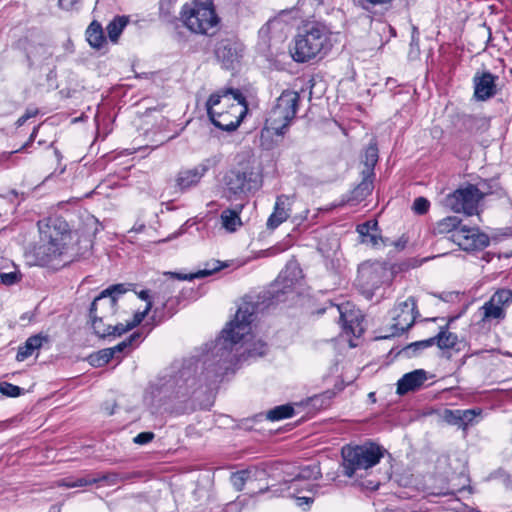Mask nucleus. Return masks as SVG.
<instances>
[{
  "label": "nucleus",
  "instance_id": "b1692460",
  "mask_svg": "<svg viewBox=\"0 0 512 512\" xmlns=\"http://www.w3.org/2000/svg\"><path fill=\"white\" fill-rule=\"evenodd\" d=\"M266 475L265 468L249 467L248 469L232 473L230 482L237 491H241L246 483L262 480Z\"/></svg>",
  "mask_w": 512,
  "mask_h": 512
},
{
  "label": "nucleus",
  "instance_id": "473e14b6",
  "mask_svg": "<svg viewBox=\"0 0 512 512\" xmlns=\"http://www.w3.org/2000/svg\"><path fill=\"white\" fill-rule=\"evenodd\" d=\"M294 415V408L290 404L279 405L271 410H269L266 414V419L270 421H279L283 419L290 418Z\"/></svg>",
  "mask_w": 512,
  "mask_h": 512
},
{
  "label": "nucleus",
  "instance_id": "ea45409f",
  "mask_svg": "<svg viewBox=\"0 0 512 512\" xmlns=\"http://www.w3.org/2000/svg\"><path fill=\"white\" fill-rule=\"evenodd\" d=\"M479 194V199H483L485 196L493 194L499 188L498 182L494 179L481 180L477 185H474Z\"/></svg>",
  "mask_w": 512,
  "mask_h": 512
},
{
  "label": "nucleus",
  "instance_id": "3c124183",
  "mask_svg": "<svg viewBox=\"0 0 512 512\" xmlns=\"http://www.w3.org/2000/svg\"><path fill=\"white\" fill-rule=\"evenodd\" d=\"M80 0H57V5L60 9L71 11L78 8Z\"/></svg>",
  "mask_w": 512,
  "mask_h": 512
},
{
  "label": "nucleus",
  "instance_id": "5fc2aeb1",
  "mask_svg": "<svg viewBox=\"0 0 512 512\" xmlns=\"http://www.w3.org/2000/svg\"><path fill=\"white\" fill-rule=\"evenodd\" d=\"M359 1L365 9H368L369 6L387 4V3L391 2L392 0H359Z\"/></svg>",
  "mask_w": 512,
  "mask_h": 512
},
{
  "label": "nucleus",
  "instance_id": "e2e57ef3",
  "mask_svg": "<svg viewBox=\"0 0 512 512\" xmlns=\"http://www.w3.org/2000/svg\"><path fill=\"white\" fill-rule=\"evenodd\" d=\"M38 129H39V126L35 127L29 137V142H33L34 139L36 138L37 136V133H38Z\"/></svg>",
  "mask_w": 512,
  "mask_h": 512
},
{
  "label": "nucleus",
  "instance_id": "6e6d98bb",
  "mask_svg": "<svg viewBox=\"0 0 512 512\" xmlns=\"http://www.w3.org/2000/svg\"><path fill=\"white\" fill-rule=\"evenodd\" d=\"M340 319L344 322L345 328H348L351 330V332L356 335V331L353 327V320H348L344 313L340 312Z\"/></svg>",
  "mask_w": 512,
  "mask_h": 512
},
{
  "label": "nucleus",
  "instance_id": "603ef678",
  "mask_svg": "<svg viewBox=\"0 0 512 512\" xmlns=\"http://www.w3.org/2000/svg\"><path fill=\"white\" fill-rule=\"evenodd\" d=\"M284 13V11L281 12V14L278 17H275L273 19H270L261 29V34L268 33L271 29L276 28L278 25L281 24V15Z\"/></svg>",
  "mask_w": 512,
  "mask_h": 512
},
{
  "label": "nucleus",
  "instance_id": "0e129e2a",
  "mask_svg": "<svg viewBox=\"0 0 512 512\" xmlns=\"http://www.w3.org/2000/svg\"><path fill=\"white\" fill-rule=\"evenodd\" d=\"M31 143H32V142H29V140H28V141H27L26 143H24V144H23L19 149L15 150V151H12V152H11V154H12V153H17V152L23 151V150H24V149H26L28 146H30V144H31Z\"/></svg>",
  "mask_w": 512,
  "mask_h": 512
},
{
  "label": "nucleus",
  "instance_id": "37998d69",
  "mask_svg": "<svg viewBox=\"0 0 512 512\" xmlns=\"http://www.w3.org/2000/svg\"><path fill=\"white\" fill-rule=\"evenodd\" d=\"M140 337H141V334L139 332H134L129 337H127L125 340H123L122 342L118 343L114 347H110L109 350L113 351V357H114L116 353L123 352L125 349L130 347L134 341H136Z\"/></svg>",
  "mask_w": 512,
  "mask_h": 512
},
{
  "label": "nucleus",
  "instance_id": "0eeeda50",
  "mask_svg": "<svg viewBox=\"0 0 512 512\" xmlns=\"http://www.w3.org/2000/svg\"><path fill=\"white\" fill-rule=\"evenodd\" d=\"M343 474L353 477L358 470H367L380 462L384 449L379 445L366 442L362 445L345 446L342 448Z\"/></svg>",
  "mask_w": 512,
  "mask_h": 512
},
{
  "label": "nucleus",
  "instance_id": "69168bd1",
  "mask_svg": "<svg viewBox=\"0 0 512 512\" xmlns=\"http://www.w3.org/2000/svg\"><path fill=\"white\" fill-rule=\"evenodd\" d=\"M163 288H164L165 294H170L171 293L170 285L169 284H164Z\"/></svg>",
  "mask_w": 512,
  "mask_h": 512
},
{
  "label": "nucleus",
  "instance_id": "49530a36",
  "mask_svg": "<svg viewBox=\"0 0 512 512\" xmlns=\"http://www.w3.org/2000/svg\"><path fill=\"white\" fill-rule=\"evenodd\" d=\"M109 337H119L122 334L126 333L127 331L131 330V326L127 322L126 324L123 323H117L113 325L112 323H109Z\"/></svg>",
  "mask_w": 512,
  "mask_h": 512
},
{
  "label": "nucleus",
  "instance_id": "4468645a",
  "mask_svg": "<svg viewBox=\"0 0 512 512\" xmlns=\"http://www.w3.org/2000/svg\"><path fill=\"white\" fill-rule=\"evenodd\" d=\"M418 314L414 297L398 303L392 310V334L400 335L407 331L414 324Z\"/></svg>",
  "mask_w": 512,
  "mask_h": 512
},
{
  "label": "nucleus",
  "instance_id": "a878e982",
  "mask_svg": "<svg viewBox=\"0 0 512 512\" xmlns=\"http://www.w3.org/2000/svg\"><path fill=\"white\" fill-rule=\"evenodd\" d=\"M49 342V337L43 334H36L30 336L25 343L18 348L16 354V360L22 362L33 355V353L39 350L44 343Z\"/></svg>",
  "mask_w": 512,
  "mask_h": 512
},
{
  "label": "nucleus",
  "instance_id": "4d7b16f0",
  "mask_svg": "<svg viewBox=\"0 0 512 512\" xmlns=\"http://www.w3.org/2000/svg\"><path fill=\"white\" fill-rule=\"evenodd\" d=\"M298 506L309 505L313 502V498L307 496H296Z\"/></svg>",
  "mask_w": 512,
  "mask_h": 512
},
{
  "label": "nucleus",
  "instance_id": "864d4df0",
  "mask_svg": "<svg viewBox=\"0 0 512 512\" xmlns=\"http://www.w3.org/2000/svg\"><path fill=\"white\" fill-rule=\"evenodd\" d=\"M37 108H28L25 113L17 120L16 125L22 126L28 119L35 117L38 114Z\"/></svg>",
  "mask_w": 512,
  "mask_h": 512
},
{
  "label": "nucleus",
  "instance_id": "dca6fc26",
  "mask_svg": "<svg viewBox=\"0 0 512 512\" xmlns=\"http://www.w3.org/2000/svg\"><path fill=\"white\" fill-rule=\"evenodd\" d=\"M220 162V157L217 155L208 157L201 161L197 166L192 169L182 170L178 173L176 178L177 187L184 191L196 186L202 177L212 168L216 167Z\"/></svg>",
  "mask_w": 512,
  "mask_h": 512
},
{
  "label": "nucleus",
  "instance_id": "13d9d810",
  "mask_svg": "<svg viewBox=\"0 0 512 512\" xmlns=\"http://www.w3.org/2000/svg\"><path fill=\"white\" fill-rule=\"evenodd\" d=\"M222 267L223 266L221 265L220 261L213 260L212 262L207 263L206 267L203 270H211L212 268H216V270L213 272V273H215V272L219 271Z\"/></svg>",
  "mask_w": 512,
  "mask_h": 512
},
{
  "label": "nucleus",
  "instance_id": "412c9836",
  "mask_svg": "<svg viewBox=\"0 0 512 512\" xmlns=\"http://www.w3.org/2000/svg\"><path fill=\"white\" fill-rule=\"evenodd\" d=\"M496 79L497 77L490 72L475 75L473 79L475 98L477 100L485 101L493 97L496 94Z\"/></svg>",
  "mask_w": 512,
  "mask_h": 512
},
{
  "label": "nucleus",
  "instance_id": "1a4fd4ad",
  "mask_svg": "<svg viewBox=\"0 0 512 512\" xmlns=\"http://www.w3.org/2000/svg\"><path fill=\"white\" fill-rule=\"evenodd\" d=\"M77 255V251L70 250L64 243L58 244L41 238L30 252V257L35 265L52 269L68 265L74 261Z\"/></svg>",
  "mask_w": 512,
  "mask_h": 512
},
{
  "label": "nucleus",
  "instance_id": "423d86ee",
  "mask_svg": "<svg viewBox=\"0 0 512 512\" xmlns=\"http://www.w3.org/2000/svg\"><path fill=\"white\" fill-rule=\"evenodd\" d=\"M183 24L193 33L212 36L218 30L220 19L212 1H194L181 12Z\"/></svg>",
  "mask_w": 512,
  "mask_h": 512
},
{
  "label": "nucleus",
  "instance_id": "6ab92c4d",
  "mask_svg": "<svg viewBox=\"0 0 512 512\" xmlns=\"http://www.w3.org/2000/svg\"><path fill=\"white\" fill-rule=\"evenodd\" d=\"M293 202V196L285 194L277 196L274 210L267 220L268 229H276L289 218Z\"/></svg>",
  "mask_w": 512,
  "mask_h": 512
},
{
  "label": "nucleus",
  "instance_id": "aec40b11",
  "mask_svg": "<svg viewBox=\"0 0 512 512\" xmlns=\"http://www.w3.org/2000/svg\"><path fill=\"white\" fill-rule=\"evenodd\" d=\"M356 230L361 238V243L369 244L374 248L388 246L389 239L383 238L378 234L379 226L376 220H370L359 224Z\"/></svg>",
  "mask_w": 512,
  "mask_h": 512
},
{
  "label": "nucleus",
  "instance_id": "a211bd4d",
  "mask_svg": "<svg viewBox=\"0 0 512 512\" xmlns=\"http://www.w3.org/2000/svg\"><path fill=\"white\" fill-rule=\"evenodd\" d=\"M241 44L233 39H222L215 46V56L225 69H232L241 57Z\"/></svg>",
  "mask_w": 512,
  "mask_h": 512
},
{
  "label": "nucleus",
  "instance_id": "bb28decb",
  "mask_svg": "<svg viewBox=\"0 0 512 512\" xmlns=\"http://www.w3.org/2000/svg\"><path fill=\"white\" fill-rule=\"evenodd\" d=\"M291 479H284V482L289 484L288 488L298 491V483L310 479H318L321 475L320 468L317 465H308L297 468V471L292 474Z\"/></svg>",
  "mask_w": 512,
  "mask_h": 512
},
{
  "label": "nucleus",
  "instance_id": "e433bc0d",
  "mask_svg": "<svg viewBox=\"0 0 512 512\" xmlns=\"http://www.w3.org/2000/svg\"><path fill=\"white\" fill-rule=\"evenodd\" d=\"M113 358V351L109 348L101 349L89 356V363L94 367H102Z\"/></svg>",
  "mask_w": 512,
  "mask_h": 512
},
{
  "label": "nucleus",
  "instance_id": "9d476101",
  "mask_svg": "<svg viewBox=\"0 0 512 512\" xmlns=\"http://www.w3.org/2000/svg\"><path fill=\"white\" fill-rule=\"evenodd\" d=\"M393 279L392 271L380 262H365L358 268L356 285L366 299L374 296L375 290L388 285Z\"/></svg>",
  "mask_w": 512,
  "mask_h": 512
},
{
  "label": "nucleus",
  "instance_id": "f704fd0d",
  "mask_svg": "<svg viewBox=\"0 0 512 512\" xmlns=\"http://www.w3.org/2000/svg\"><path fill=\"white\" fill-rule=\"evenodd\" d=\"M461 220L457 216H448L437 222L436 229L440 234L452 232L455 233L462 226Z\"/></svg>",
  "mask_w": 512,
  "mask_h": 512
},
{
  "label": "nucleus",
  "instance_id": "338daca9",
  "mask_svg": "<svg viewBox=\"0 0 512 512\" xmlns=\"http://www.w3.org/2000/svg\"><path fill=\"white\" fill-rule=\"evenodd\" d=\"M167 303H168V299H166V298H165V296H164V297H162V299H161V304H162V307H163V308H164V307H166Z\"/></svg>",
  "mask_w": 512,
  "mask_h": 512
},
{
  "label": "nucleus",
  "instance_id": "774afa93",
  "mask_svg": "<svg viewBox=\"0 0 512 512\" xmlns=\"http://www.w3.org/2000/svg\"><path fill=\"white\" fill-rule=\"evenodd\" d=\"M447 494H449V492H440V493H438V495H447Z\"/></svg>",
  "mask_w": 512,
  "mask_h": 512
},
{
  "label": "nucleus",
  "instance_id": "5701e85b",
  "mask_svg": "<svg viewBox=\"0 0 512 512\" xmlns=\"http://www.w3.org/2000/svg\"><path fill=\"white\" fill-rule=\"evenodd\" d=\"M480 414V409H445L443 412V419L449 425L465 429L473 419Z\"/></svg>",
  "mask_w": 512,
  "mask_h": 512
},
{
  "label": "nucleus",
  "instance_id": "c85d7f7f",
  "mask_svg": "<svg viewBox=\"0 0 512 512\" xmlns=\"http://www.w3.org/2000/svg\"><path fill=\"white\" fill-rule=\"evenodd\" d=\"M243 209L242 204H238L233 209H225L220 215L222 227L228 232H235L242 226L240 212Z\"/></svg>",
  "mask_w": 512,
  "mask_h": 512
},
{
  "label": "nucleus",
  "instance_id": "2f4dec72",
  "mask_svg": "<svg viewBox=\"0 0 512 512\" xmlns=\"http://www.w3.org/2000/svg\"><path fill=\"white\" fill-rule=\"evenodd\" d=\"M378 162V148L376 144H370L364 153V168L361 171V174L375 176L374 167Z\"/></svg>",
  "mask_w": 512,
  "mask_h": 512
},
{
  "label": "nucleus",
  "instance_id": "f3484780",
  "mask_svg": "<svg viewBox=\"0 0 512 512\" xmlns=\"http://www.w3.org/2000/svg\"><path fill=\"white\" fill-rule=\"evenodd\" d=\"M452 239L465 251L481 250L490 243L489 237L478 229L462 226L452 234Z\"/></svg>",
  "mask_w": 512,
  "mask_h": 512
},
{
  "label": "nucleus",
  "instance_id": "ddd939ff",
  "mask_svg": "<svg viewBox=\"0 0 512 512\" xmlns=\"http://www.w3.org/2000/svg\"><path fill=\"white\" fill-rule=\"evenodd\" d=\"M127 288L124 284H115L103 290L91 303L89 315L112 318L117 312V299Z\"/></svg>",
  "mask_w": 512,
  "mask_h": 512
},
{
  "label": "nucleus",
  "instance_id": "680f3d73",
  "mask_svg": "<svg viewBox=\"0 0 512 512\" xmlns=\"http://www.w3.org/2000/svg\"><path fill=\"white\" fill-rule=\"evenodd\" d=\"M138 296H139L140 299L146 301V304L148 303V301H151L150 294H149L148 290L140 291Z\"/></svg>",
  "mask_w": 512,
  "mask_h": 512
},
{
  "label": "nucleus",
  "instance_id": "c03bdc74",
  "mask_svg": "<svg viewBox=\"0 0 512 512\" xmlns=\"http://www.w3.org/2000/svg\"><path fill=\"white\" fill-rule=\"evenodd\" d=\"M94 479L96 483L105 482L106 485L111 486L117 484L122 478L117 473H102L95 475Z\"/></svg>",
  "mask_w": 512,
  "mask_h": 512
},
{
  "label": "nucleus",
  "instance_id": "09e8293b",
  "mask_svg": "<svg viewBox=\"0 0 512 512\" xmlns=\"http://www.w3.org/2000/svg\"><path fill=\"white\" fill-rule=\"evenodd\" d=\"M430 207V202L424 197H417L413 203V210L419 215L425 214Z\"/></svg>",
  "mask_w": 512,
  "mask_h": 512
},
{
  "label": "nucleus",
  "instance_id": "cd10ccee",
  "mask_svg": "<svg viewBox=\"0 0 512 512\" xmlns=\"http://www.w3.org/2000/svg\"><path fill=\"white\" fill-rule=\"evenodd\" d=\"M361 176V182L351 191L350 197L347 200L348 203H351L352 205H356L366 199L372 193L374 188V176L365 174H361Z\"/></svg>",
  "mask_w": 512,
  "mask_h": 512
},
{
  "label": "nucleus",
  "instance_id": "79ce46f5",
  "mask_svg": "<svg viewBox=\"0 0 512 512\" xmlns=\"http://www.w3.org/2000/svg\"><path fill=\"white\" fill-rule=\"evenodd\" d=\"M23 392L24 389L19 386H16L9 382H0V393L6 397H18L22 395Z\"/></svg>",
  "mask_w": 512,
  "mask_h": 512
},
{
  "label": "nucleus",
  "instance_id": "7c9ffc66",
  "mask_svg": "<svg viewBox=\"0 0 512 512\" xmlns=\"http://www.w3.org/2000/svg\"><path fill=\"white\" fill-rule=\"evenodd\" d=\"M129 22L128 16H116L111 20L107 27L106 31L108 34V38L112 43H117L118 39L124 30V28L127 26Z\"/></svg>",
  "mask_w": 512,
  "mask_h": 512
},
{
  "label": "nucleus",
  "instance_id": "f03ea898",
  "mask_svg": "<svg viewBox=\"0 0 512 512\" xmlns=\"http://www.w3.org/2000/svg\"><path fill=\"white\" fill-rule=\"evenodd\" d=\"M302 278V270L295 261L287 263L285 268L280 272L272 289L265 291L257 296L248 295L244 297L242 304L238 307L235 319L229 322L226 328L235 334L238 331V325L243 321L247 322V332L244 337L251 331V323L255 314L264 311L270 305L274 304V299L278 301L279 293H287Z\"/></svg>",
  "mask_w": 512,
  "mask_h": 512
},
{
  "label": "nucleus",
  "instance_id": "2eb2a0df",
  "mask_svg": "<svg viewBox=\"0 0 512 512\" xmlns=\"http://www.w3.org/2000/svg\"><path fill=\"white\" fill-rule=\"evenodd\" d=\"M512 303V291L500 289L480 308L482 321L496 320L500 322L506 316V308Z\"/></svg>",
  "mask_w": 512,
  "mask_h": 512
},
{
  "label": "nucleus",
  "instance_id": "39448f33",
  "mask_svg": "<svg viewBox=\"0 0 512 512\" xmlns=\"http://www.w3.org/2000/svg\"><path fill=\"white\" fill-rule=\"evenodd\" d=\"M262 176L250 165L228 170L223 177V195L227 200H241L262 187Z\"/></svg>",
  "mask_w": 512,
  "mask_h": 512
},
{
  "label": "nucleus",
  "instance_id": "f8f14e48",
  "mask_svg": "<svg viewBox=\"0 0 512 512\" xmlns=\"http://www.w3.org/2000/svg\"><path fill=\"white\" fill-rule=\"evenodd\" d=\"M479 194L473 184L460 187L445 197V206L456 213L472 216L478 212Z\"/></svg>",
  "mask_w": 512,
  "mask_h": 512
},
{
  "label": "nucleus",
  "instance_id": "a18cd8bd",
  "mask_svg": "<svg viewBox=\"0 0 512 512\" xmlns=\"http://www.w3.org/2000/svg\"><path fill=\"white\" fill-rule=\"evenodd\" d=\"M21 279V274L17 271L4 273L0 272V284L11 286L18 283Z\"/></svg>",
  "mask_w": 512,
  "mask_h": 512
},
{
  "label": "nucleus",
  "instance_id": "6e6552de",
  "mask_svg": "<svg viewBox=\"0 0 512 512\" xmlns=\"http://www.w3.org/2000/svg\"><path fill=\"white\" fill-rule=\"evenodd\" d=\"M300 96L293 90H284L277 98L265 121V129L282 136L297 113Z\"/></svg>",
  "mask_w": 512,
  "mask_h": 512
},
{
  "label": "nucleus",
  "instance_id": "8fccbe9b",
  "mask_svg": "<svg viewBox=\"0 0 512 512\" xmlns=\"http://www.w3.org/2000/svg\"><path fill=\"white\" fill-rule=\"evenodd\" d=\"M155 435L153 432L145 431L139 433L136 437H134L133 441L135 444L144 445L151 442L154 439Z\"/></svg>",
  "mask_w": 512,
  "mask_h": 512
},
{
  "label": "nucleus",
  "instance_id": "f257e3e1",
  "mask_svg": "<svg viewBox=\"0 0 512 512\" xmlns=\"http://www.w3.org/2000/svg\"><path fill=\"white\" fill-rule=\"evenodd\" d=\"M238 331L224 328L211 351L202 359L185 360L178 369L172 368L151 384L147 393L152 405L162 407L174 402H185L196 391L216 384L236 362L235 346L247 332V322L237 326Z\"/></svg>",
  "mask_w": 512,
  "mask_h": 512
},
{
  "label": "nucleus",
  "instance_id": "c9c22d12",
  "mask_svg": "<svg viewBox=\"0 0 512 512\" xmlns=\"http://www.w3.org/2000/svg\"><path fill=\"white\" fill-rule=\"evenodd\" d=\"M434 344H435L434 338L430 337L428 339L416 341V342H413V343L407 345L406 347H404L402 349V351L400 353L405 355L406 357H414L418 354L419 351L424 350L428 347H431Z\"/></svg>",
  "mask_w": 512,
  "mask_h": 512
},
{
  "label": "nucleus",
  "instance_id": "72a5a7b5",
  "mask_svg": "<svg viewBox=\"0 0 512 512\" xmlns=\"http://www.w3.org/2000/svg\"><path fill=\"white\" fill-rule=\"evenodd\" d=\"M91 320V326L93 328L94 333L102 339L109 338L108 330L109 328V320L108 318H102L97 315H89Z\"/></svg>",
  "mask_w": 512,
  "mask_h": 512
},
{
  "label": "nucleus",
  "instance_id": "7ed1b4c3",
  "mask_svg": "<svg viewBox=\"0 0 512 512\" xmlns=\"http://www.w3.org/2000/svg\"><path fill=\"white\" fill-rule=\"evenodd\" d=\"M206 109L209 119L216 127L224 131H234L244 119L248 105L239 89L222 88L210 95Z\"/></svg>",
  "mask_w": 512,
  "mask_h": 512
},
{
  "label": "nucleus",
  "instance_id": "9b49d317",
  "mask_svg": "<svg viewBox=\"0 0 512 512\" xmlns=\"http://www.w3.org/2000/svg\"><path fill=\"white\" fill-rule=\"evenodd\" d=\"M38 230L42 240L64 243L67 248L76 251L74 248V233L68 222L61 216H50L38 221Z\"/></svg>",
  "mask_w": 512,
  "mask_h": 512
},
{
  "label": "nucleus",
  "instance_id": "de8ad7c7",
  "mask_svg": "<svg viewBox=\"0 0 512 512\" xmlns=\"http://www.w3.org/2000/svg\"><path fill=\"white\" fill-rule=\"evenodd\" d=\"M152 309V301H148V303L145 306V309L143 311H137L134 316L133 320L131 322H128L131 328H135L138 326L146 317V315L149 313V311Z\"/></svg>",
  "mask_w": 512,
  "mask_h": 512
},
{
  "label": "nucleus",
  "instance_id": "58836bf2",
  "mask_svg": "<svg viewBox=\"0 0 512 512\" xmlns=\"http://www.w3.org/2000/svg\"><path fill=\"white\" fill-rule=\"evenodd\" d=\"M92 484H96V480L92 475L77 478H65L60 483L61 486L66 488L84 487Z\"/></svg>",
  "mask_w": 512,
  "mask_h": 512
},
{
  "label": "nucleus",
  "instance_id": "20e7f679",
  "mask_svg": "<svg viewBox=\"0 0 512 512\" xmlns=\"http://www.w3.org/2000/svg\"><path fill=\"white\" fill-rule=\"evenodd\" d=\"M329 29L322 23L311 22L303 26L296 36L291 56L294 61L305 63L318 56L329 46Z\"/></svg>",
  "mask_w": 512,
  "mask_h": 512
},
{
  "label": "nucleus",
  "instance_id": "4be33fe9",
  "mask_svg": "<svg viewBox=\"0 0 512 512\" xmlns=\"http://www.w3.org/2000/svg\"><path fill=\"white\" fill-rule=\"evenodd\" d=\"M427 380V372L423 369H416L404 374L397 383V394L405 395L410 391L419 389Z\"/></svg>",
  "mask_w": 512,
  "mask_h": 512
},
{
  "label": "nucleus",
  "instance_id": "052dcab7",
  "mask_svg": "<svg viewBox=\"0 0 512 512\" xmlns=\"http://www.w3.org/2000/svg\"><path fill=\"white\" fill-rule=\"evenodd\" d=\"M117 406V404L115 402L113 403H106L104 406H103V409L106 411L107 415L111 416L114 414V409L115 407Z\"/></svg>",
  "mask_w": 512,
  "mask_h": 512
},
{
  "label": "nucleus",
  "instance_id": "a19ab883",
  "mask_svg": "<svg viewBox=\"0 0 512 512\" xmlns=\"http://www.w3.org/2000/svg\"><path fill=\"white\" fill-rule=\"evenodd\" d=\"M215 270H216V268H212L211 270H199L195 273H190V274H182V273H176V272H169L168 274L178 280H193L196 278H203V277L212 275Z\"/></svg>",
  "mask_w": 512,
  "mask_h": 512
},
{
  "label": "nucleus",
  "instance_id": "4c0bfd02",
  "mask_svg": "<svg viewBox=\"0 0 512 512\" xmlns=\"http://www.w3.org/2000/svg\"><path fill=\"white\" fill-rule=\"evenodd\" d=\"M267 351V344L263 342L262 340H258L249 346H247L244 350V352L241 354L242 357L245 359L252 358V357H259L266 354Z\"/></svg>",
  "mask_w": 512,
  "mask_h": 512
},
{
  "label": "nucleus",
  "instance_id": "bf43d9fd",
  "mask_svg": "<svg viewBox=\"0 0 512 512\" xmlns=\"http://www.w3.org/2000/svg\"><path fill=\"white\" fill-rule=\"evenodd\" d=\"M406 243H407V241H406V240H404V239H402V238H401V239H399V240H397V241H391V240L389 239V241H388V246H389V245H394V246L396 247V249H397V250H402V249H404V247H405Z\"/></svg>",
  "mask_w": 512,
  "mask_h": 512
},
{
  "label": "nucleus",
  "instance_id": "393cba45",
  "mask_svg": "<svg viewBox=\"0 0 512 512\" xmlns=\"http://www.w3.org/2000/svg\"><path fill=\"white\" fill-rule=\"evenodd\" d=\"M435 344L441 350L453 349L455 351H461L465 348L466 343L458 339V336L448 330V325L440 327V331L437 335L433 336Z\"/></svg>",
  "mask_w": 512,
  "mask_h": 512
},
{
  "label": "nucleus",
  "instance_id": "c756f323",
  "mask_svg": "<svg viewBox=\"0 0 512 512\" xmlns=\"http://www.w3.org/2000/svg\"><path fill=\"white\" fill-rule=\"evenodd\" d=\"M86 38L89 45L97 50H100L106 45V37L103 32L101 24L97 21H92L86 30Z\"/></svg>",
  "mask_w": 512,
  "mask_h": 512
}]
</instances>
